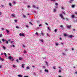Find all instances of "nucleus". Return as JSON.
<instances>
[{
    "mask_svg": "<svg viewBox=\"0 0 77 77\" xmlns=\"http://www.w3.org/2000/svg\"><path fill=\"white\" fill-rule=\"evenodd\" d=\"M12 58H13V57H11V56H9L8 57V59H10V60L11 59V61H14V59Z\"/></svg>",
    "mask_w": 77,
    "mask_h": 77,
    "instance_id": "f257e3e1",
    "label": "nucleus"
},
{
    "mask_svg": "<svg viewBox=\"0 0 77 77\" xmlns=\"http://www.w3.org/2000/svg\"><path fill=\"white\" fill-rule=\"evenodd\" d=\"M59 15L62 18V20H64V18H63V15L62 14H59Z\"/></svg>",
    "mask_w": 77,
    "mask_h": 77,
    "instance_id": "f03ea898",
    "label": "nucleus"
},
{
    "mask_svg": "<svg viewBox=\"0 0 77 77\" xmlns=\"http://www.w3.org/2000/svg\"><path fill=\"white\" fill-rule=\"evenodd\" d=\"M71 26L69 25V26H67V28H68V29H69L70 28H71Z\"/></svg>",
    "mask_w": 77,
    "mask_h": 77,
    "instance_id": "7ed1b4c3",
    "label": "nucleus"
},
{
    "mask_svg": "<svg viewBox=\"0 0 77 77\" xmlns=\"http://www.w3.org/2000/svg\"><path fill=\"white\" fill-rule=\"evenodd\" d=\"M41 35H42V36H44V34L42 32H41Z\"/></svg>",
    "mask_w": 77,
    "mask_h": 77,
    "instance_id": "20e7f679",
    "label": "nucleus"
},
{
    "mask_svg": "<svg viewBox=\"0 0 77 77\" xmlns=\"http://www.w3.org/2000/svg\"><path fill=\"white\" fill-rule=\"evenodd\" d=\"M45 72H48V69H45Z\"/></svg>",
    "mask_w": 77,
    "mask_h": 77,
    "instance_id": "39448f33",
    "label": "nucleus"
},
{
    "mask_svg": "<svg viewBox=\"0 0 77 77\" xmlns=\"http://www.w3.org/2000/svg\"><path fill=\"white\" fill-rule=\"evenodd\" d=\"M11 16L12 17H15V14H11Z\"/></svg>",
    "mask_w": 77,
    "mask_h": 77,
    "instance_id": "423d86ee",
    "label": "nucleus"
},
{
    "mask_svg": "<svg viewBox=\"0 0 77 77\" xmlns=\"http://www.w3.org/2000/svg\"><path fill=\"white\" fill-rule=\"evenodd\" d=\"M73 35H70L69 36V37L70 38H71L72 37H73Z\"/></svg>",
    "mask_w": 77,
    "mask_h": 77,
    "instance_id": "0eeeda50",
    "label": "nucleus"
},
{
    "mask_svg": "<svg viewBox=\"0 0 77 77\" xmlns=\"http://www.w3.org/2000/svg\"><path fill=\"white\" fill-rule=\"evenodd\" d=\"M6 32H7V33H9V31L7 29H6Z\"/></svg>",
    "mask_w": 77,
    "mask_h": 77,
    "instance_id": "6e6552de",
    "label": "nucleus"
},
{
    "mask_svg": "<svg viewBox=\"0 0 77 77\" xmlns=\"http://www.w3.org/2000/svg\"><path fill=\"white\" fill-rule=\"evenodd\" d=\"M23 17L24 18H26V16L24 14H23Z\"/></svg>",
    "mask_w": 77,
    "mask_h": 77,
    "instance_id": "1a4fd4ad",
    "label": "nucleus"
},
{
    "mask_svg": "<svg viewBox=\"0 0 77 77\" xmlns=\"http://www.w3.org/2000/svg\"><path fill=\"white\" fill-rule=\"evenodd\" d=\"M57 11V10H56V9H54V12H56Z\"/></svg>",
    "mask_w": 77,
    "mask_h": 77,
    "instance_id": "9d476101",
    "label": "nucleus"
},
{
    "mask_svg": "<svg viewBox=\"0 0 77 77\" xmlns=\"http://www.w3.org/2000/svg\"><path fill=\"white\" fill-rule=\"evenodd\" d=\"M26 69H30V68H29V66L27 67Z\"/></svg>",
    "mask_w": 77,
    "mask_h": 77,
    "instance_id": "9b49d317",
    "label": "nucleus"
},
{
    "mask_svg": "<svg viewBox=\"0 0 77 77\" xmlns=\"http://www.w3.org/2000/svg\"><path fill=\"white\" fill-rule=\"evenodd\" d=\"M4 54L5 55V56H6L7 54L5 53H4Z\"/></svg>",
    "mask_w": 77,
    "mask_h": 77,
    "instance_id": "f8f14e48",
    "label": "nucleus"
},
{
    "mask_svg": "<svg viewBox=\"0 0 77 77\" xmlns=\"http://www.w3.org/2000/svg\"><path fill=\"white\" fill-rule=\"evenodd\" d=\"M72 17L73 18H74V14H73L72 16Z\"/></svg>",
    "mask_w": 77,
    "mask_h": 77,
    "instance_id": "ddd939ff",
    "label": "nucleus"
},
{
    "mask_svg": "<svg viewBox=\"0 0 77 77\" xmlns=\"http://www.w3.org/2000/svg\"><path fill=\"white\" fill-rule=\"evenodd\" d=\"M18 77H22V75H18Z\"/></svg>",
    "mask_w": 77,
    "mask_h": 77,
    "instance_id": "4468645a",
    "label": "nucleus"
},
{
    "mask_svg": "<svg viewBox=\"0 0 77 77\" xmlns=\"http://www.w3.org/2000/svg\"><path fill=\"white\" fill-rule=\"evenodd\" d=\"M24 53L25 54H26V53H27V52L26 51V50H25L24 51Z\"/></svg>",
    "mask_w": 77,
    "mask_h": 77,
    "instance_id": "2eb2a0df",
    "label": "nucleus"
},
{
    "mask_svg": "<svg viewBox=\"0 0 77 77\" xmlns=\"http://www.w3.org/2000/svg\"><path fill=\"white\" fill-rule=\"evenodd\" d=\"M19 59L20 60H22V58H21V57H19Z\"/></svg>",
    "mask_w": 77,
    "mask_h": 77,
    "instance_id": "dca6fc26",
    "label": "nucleus"
},
{
    "mask_svg": "<svg viewBox=\"0 0 77 77\" xmlns=\"http://www.w3.org/2000/svg\"><path fill=\"white\" fill-rule=\"evenodd\" d=\"M53 69H56V66H54L53 67Z\"/></svg>",
    "mask_w": 77,
    "mask_h": 77,
    "instance_id": "f3484780",
    "label": "nucleus"
},
{
    "mask_svg": "<svg viewBox=\"0 0 77 77\" xmlns=\"http://www.w3.org/2000/svg\"><path fill=\"white\" fill-rule=\"evenodd\" d=\"M3 48L4 50H6V48H5V46H3Z\"/></svg>",
    "mask_w": 77,
    "mask_h": 77,
    "instance_id": "a211bd4d",
    "label": "nucleus"
},
{
    "mask_svg": "<svg viewBox=\"0 0 77 77\" xmlns=\"http://www.w3.org/2000/svg\"><path fill=\"white\" fill-rule=\"evenodd\" d=\"M16 61H17V62L18 63H19V62L18 61V59L16 60Z\"/></svg>",
    "mask_w": 77,
    "mask_h": 77,
    "instance_id": "6ab92c4d",
    "label": "nucleus"
},
{
    "mask_svg": "<svg viewBox=\"0 0 77 77\" xmlns=\"http://www.w3.org/2000/svg\"><path fill=\"white\" fill-rule=\"evenodd\" d=\"M20 36H22V34L20 33L19 34Z\"/></svg>",
    "mask_w": 77,
    "mask_h": 77,
    "instance_id": "aec40b11",
    "label": "nucleus"
},
{
    "mask_svg": "<svg viewBox=\"0 0 77 77\" xmlns=\"http://www.w3.org/2000/svg\"><path fill=\"white\" fill-rule=\"evenodd\" d=\"M55 5H56V6H58V3H55Z\"/></svg>",
    "mask_w": 77,
    "mask_h": 77,
    "instance_id": "412c9836",
    "label": "nucleus"
},
{
    "mask_svg": "<svg viewBox=\"0 0 77 77\" xmlns=\"http://www.w3.org/2000/svg\"><path fill=\"white\" fill-rule=\"evenodd\" d=\"M13 3H14V4H16V2L14 1L13 2Z\"/></svg>",
    "mask_w": 77,
    "mask_h": 77,
    "instance_id": "4be33fe9",
    "label": "nucleus"
},
{
    "mask_svg": "<svg viewBox=\"0 0 77 77\" xmlns=\"http://www.w3.org/2000/svg\"><path fill=\"white\" fill-rule=\"evenodd\" d=\"M22 68H24V64H22Z\"/></svg>",
    "mask_w": 77,
    "mask_h": 77,
    "instance_id": "5701e85b",
    "label": "nucleus"
},
{
    "mask_svg": "<svg viewBox=\"0 0 77 77\" xmlns=\"http://www.w3.org/2000/svg\"><path fill=\"white\" fill-rule=\"evenodd\" d=\"M15 47V46L14 45H13L11 46V47Z\"/></svg>",
    "mask_w": 77,
    "mask_h": 77,
    "instance_id": "b1692460",
    "label": "nucleus"
},
{
    "mask_svg": "<svg viewBox=\"0 0 77 77\" xmlns=\"http://www.w3.org/2000/svg\"><path fill=\"white\" fill-rule=\"evenodd\" d=\"M2 41L3 42H5V39H3L2 40Z\"/></svg>",
    "mask_w": 77,
    "mask_h": 77,
    "instance_id": "393cba45",
    "label": "nucleus"
},
{
    "mask_svg": "<svg viewBox=\"0 0 77 77\" xmlns=\"http://www.w3.org/2000/svg\"><path fill=\"white\" fill-rule=\"evenodd\" d=\"M74 6H75V5H72V8H74Z\"/></svg>",
    "mask_w": 77,
    "mask_h": 77,
    "instance_id": "a878e982",
    "label": "nucleus"
},
{
    "mask_svg": "<svg viewBox=\"0 0 77 77\" xmlns=\"http://www.w3.org/2000/svg\"><path fill=\"white\" fill-rule=\"evenodd\" d=\"M9 43V42L8 41H6V44H8Z\"/></svg>",
    "mask_w": 77,
    "mask_h": 77,
    "instance_id": "bb28decb",
    "label": "nucleus"
},
{
    "mask_svg": "<svg viewBox=\"0 0 77 77\" xmlns=\"http://www.w3.org/2000/svg\"><path fill=\"white\" fill-rule=\"evenodd\" d=\"M9 4L10 6H12V4L10 3H9Z\"/></svg>",
    "mask_w": 77,
    "mask_h": 77,
    "instance_id": "cd10ccee",
    "label": "nucleus"
},
{
    "mask_svg": "<svg viewBox=\"0 0 77 77\" xmlns=\"http://www.w3.org/2000/svg\"><path fill=\"white\" fill-rule=\"evenodd\" d=\"M14 21H15V23H17V20H15Z\"/></svg>",
    "mask_w": 77,
    "mask_h": 77,
    "instance_id": "c85d7f7f",
    "label": "nucleus"
},
{
    "mask_svg": "<svg viewBox=\"0 0 77 77\" xmlns=\"http://www.w3.org/2000/svg\"><path fill=\"white\" fill-rule=\"evenodd\" d=\"M54 32H57V29H55L54 30Z\"/></svg>",
    "mask_w": 77,
    "mask_h": 77,
    "instance_id": "c756f323",
    "label": "nucleus"
},
{
    "mask_svg": "<svg viewBox=\"0 0 77 77\" xmlns=\"http://www.w3.org/2000/svg\"><path fill=\"white\" fill-rule=\"evenodd\" d=\"M2 30H5V28H2L1 29Z\"/></svg>",
    "mask_w": 77,
    "mask_h": 77,
    "instance_id": "7c9ffc66",
    "label": "nucleus"
},
{
    "mask_svg": "<svg viewBox=\"0 0 77 77\" xmlns=\"http://www.w3.org/2000/svg\"><path fill=\"white\" fill-rule=\"evenodd\" d=\"M22 36H24V35L23 34H22Z\"/></svg>",
    "mask_w": 77,
    "mask_h": 77,
    "instance_id": "2f4dec72",
    "label": "nucleus"
},
{
    "mask_svg": "<svg viewBox=\"0 0 77 77\" xmlns=\"http://www.w3.org/2000/svg\"><path fill=\"white\" fill-rule=\"evenodd\" d=\"M64 36H67V35H66V34H64Z\"/></svg>",
    "mask_w": 77,
    "mask_h": 77,
    "instance_id": "473e14b6",
    "label": "nucleus"
},
{
    "mask_svg": "<svg viewBox=\"0 0 77 77\" xmlns=\"http://www.w3.org/2000/svg\"><path fill=\"white\" fill-rule=\"evenodd\" d=\"M16 28H17V29H19V27H18V26H16Z\"/></svg>",
    "mask_w": 77,
    "mask_h": 77,
    "instance_id": "72a5a7b5",
    "label": "nucleus"
},
{
    "mask_svg": "<svg viewBox=\"0 0 77 77\" xmlns=\"http://www.w3.org/2000/svg\"><path fill=\"white\" fill-rule=\"evenodd\" d=\"M2 34H0V37H2Z\"/></svg>",
    "mask_w": 77,
    "mask_h": 77,
    "instance_id": "f704fd0d",
    "label": "nucleus"
},
{
    "mask_svg": "<svg viewBox=\"0 0 77 77\" xmlns=\"http://www.w3.org/2000/svg\"><path fill=\"white\" fill-rule=\"evenodd\" d=\"M29 24H30L32 25H33V24L32 23H31L30 22H29Z\"/></svg>",
    "mask_w": 77,
    "mask_h": 77,
    "instance_id": "c9c22d12",
    "label": "nucleus"
},
{
    "mask_svg": "<svg viewBox=\"0 0 77 77\" xmlns=\"http://www.w3.org/2000/svg\"><path fill=\"white\" fill-rule=\"evenodd\" d=\"M62 54H63V55H65V54L64 53H62Z\"/></svg>",
    "mask_w": 77,
    "mask_h": 77,
    "instance_id": "e433bc0d",
    "label": "nucleus"
},
{
    "mask_svg": "<svg viewBox=\"0 0 77 77\" xmlns=\"http://www.w3.org/2000/svg\"><path fill=\"white\" fill-rule=\"evenodd\" d=\"M2 7V8H4L5 6L3 5H1Z\"/></svg>",
    "mask_w": 77,
    "mask_h": 77,
    "instance_id": "4c0bfd02",
    "label": "nucleus"
},
{
    "mask_svg": "<svg viewBox=\"0 0 77 77\" xmlns=\"http://www.w3.org/2000/svg\"><path fill=\"white\" fill-rule=\"evenodd\" d=\"M63 13L64 14V15H65L66 14H65V13H64V12H63Z\"/></svg>",
    "mask_w": 77,
    "mask_h": 77,
    "instance_id": "58836bf2",
    "label": "nucleus"
},
{
    "mask_svg": "<svg viewBox=\"0 0 77 77\" xmlns=\"http://www.w3.org/2000/svg\"><path fill=\"white\" fill-rule=\"evenodd\" d=\"M48 29L49 30H50V27H48Z\"/></svg>",
    "mask_w": 77,
    "mask_h": 77,
    "instance_id": "ea45409f",
    "label": "nucleus"
},
{
    "mask_svg": "<svg viewBox=\"0 0 77 77\" xmlns=\"http://www.w3.org/2000/svg\"><path fill=\"white\" fill-rule=\"evenodd\" d=\"M32 7H33V8H36V7H35V5H33L32 6Z\"/></svg>",
    "mask_w": 77,
    "mask_h": 77,
    "instance_id": "a19ab883",
    "label": "nucleus"
},
{
    "mask_svg": "<svg viewBox=\"0 0 77 77\" xmlns=\"http://www.w3.org/2000/svg\"><path fill=\"white\" fill-rule=\"evenodd\" d=\"M38 32H36V33H35V35H38Z\"/></svg>",
    "mask_w": 77,
    "mask_h": 77,
    "instance_id": "79ce46f5",
    "label": "nucleus"
},
{
    "mask_svg": "<svg viewBox=\"0 0 77 77\" xmlns=\"http://www.w3.org/2000/svg\"><path fill=\"white\" fill-rule=\"evenodd\" d=\"M13 67H14V68H15L16 66L15 65L13 66Z\"/></svg>",
    "mask_w": 77,
    "mask_h": 77,
    "instance_id": "37998d69",
    "label": "nucleus"
},
{
    "mask_svg": "<svg viewBox=\"0 0 77 77\" xmlns=\"http://www.w3.org/2000/svg\"><path fill=\"white\" fill-rule=\"evenodd\" d=\"M61 9H64V8L63 7H62Z\"/></svg>",
    "mask_w": 77,
    "mask_h": 77,
    "instance_id": "c03bdc74",
    "label": "nucleus"
},
{
    "mask_svg": "<svg viewBox=\"0 0 77 77\" xmlns=\"http://www.w3.org/2000/svg\"><path fill=\"white\" fill-rule=\"evenodd\" d=\"M45 62L47 65L48 64V63H47V61H45Z\"/></svg>",
    "mask_w": 77,
    "mask_h": 77,
    "instance_id": "a18cd8bd",
    "label": "nucleus"
},
{
    "mask_svg": "<svg viewBox=\"0 0 77 77\" xmlns=\"http://www.w3.org/2000/svg\"><path fill=\"white\" fill-rule=\"evenodd\" d=\"M45 62L47 65L48 64V63H47V61H45Z\"/></svg>",
    "mask_w": 77,
    "mask_h": 77,
    "instance_id": "49530a36",
    "label": "nucleus"
},
{
    "mask_svg": "<svg viewBox=\"0 0 77 77\" xmlns=\"http://www.w3.org/2000/svg\"><path fill=\"white\" fill-rule=\"evenodd\" d=\"M60 27H63V26L61 25L60 26Z\"/></svg>",
    "mask_w": 77,
    "mask_h": 77,
    "instance_id": "de8ad7c7",
    "label": "nucleus"
},
{
    "mask_svg": "<svg viewBox=\"0 0 77 77\" xmlns=\"http://www.w3.org/2000/svg\"><path fill=\"white\" fill-rule=\"evenodd\" d=\"M13 42H14L13 41H11V43H12Z\"/></svg>",
    "mask_w": 77,
    "mask_h": 77,
    "instance_id": "09e8293b",
    "label": "nucleus"
},
{
    "mask_svg": "<svg viewBox=\"0 0 77 77\" xmlns=\"http://www.w3.org/2000/svg\"><path fill=\"white\" fill-rule=\"evenodd\" d=\"M36 8L37 9H39V7H37V8Z\"/></svg>",
    "mask_w": 77,
    "mask_h": 77,
    "instance_id": "8fccbe9b",
    "label": "nucleus"
},
{
    "mask_svg": "<svg viewBox=\"0 0 77 77\" xmlns=\"http://www.w3.org/2000/svg\"><path fill=\"white\" fill-rule=\"evenodd\" d=\"M2 12H0V15H2Z\"/></svg>",
    "mask_w": 77,
    "mask_h": 77,
    "instance_id": "3c124183",
    "label": "nucleus"
},
{
    "mask_svg": "<svg viewBox=\"0 0 77 77\" xmlns=\"http://www.w3.org/2000/svg\"><path fill=\"white\" fill-rule=\"evenodd\" d=\"M56 45L57 46V45H58V44H57V43H56Z\"/></svg>",
    "mask_w": 77,
    "mask_h": 77,
    "instance_id": "603ef678",
    "label": "nucleus"
},
{
    "mask_svg": "<svg viewBox=\"0 0 77 77\" xmlns=\"http://www.w3.org/2000/svg\"><path fill=\"white\" fill-rule=\"evenodd\" d=\"M0 60H2V58L0 57Z\"/></svg>",
    "mask_w": 77,
    "mask_h": 77,
    "instance_id": "864d4df0",
    "label": "nucleus"
},
{
    "mask_svg": "<svg viewBox=\"0 0 77 77\" xmlns=\"http://www.w3.org/2000/svg\"><path fill=\"white\" fill-rule=\"evenodd\" d=\"M26 27H29V25H26Z\"/></svg>",
    "mask_w": 77,
    "mask_h": 77,
    "instance_id": "5fc2aeb1",
    "label": "nucleus"
},
{
    "mask_svg": "<svg viewBox=\"0 0 77 77\" xmlns=\"http://www.w3.org/2000/svg\"><path fill=\"white\" fill-rule=\"evenodd\" d=\"M45 24H46V25H47V26H48V23H45Z\"/></svg>",
    "mask_w": 77,
    "mask_h": 77,
    "instance_id": "6e6d98bb",
    "label": "nucleus"
},
{
    "mask_svg": "<svg viewBox=\"0 0 77 77\" xmlns=\"http://www.w3.org/2000/svg\"><path fill=\"white\" fill-rule=\"evenodd\" d=\"M2 60V61H3V60H4V59H2V60Z\"/></svg>",
    "mask_w": 77,
    "mask_h": 77,
    "instance_id": "4d7b16f0",
    "label": "nucleus"
},
{
    "mask_svg": "<svg viewBox=\"0 0 77 77\" xmlns=\"http://www.w3.org/2000/svg\"><path fill=\"white\" fill-rule=\"evenodd\" d=\"M60 40H62V38H61V37H60Z\"/></svg>",
    "mask_w": 77,
    "mask_h": 77,
    "instance_id": "13d9d810",
    "label": "nucleus"
},
{
    "mask_svg": "<svg viewBox=\"0 0 77 77\" xmlns=\"http://www.w3.org/2000/svg\"><path fill=\"white\" fill-rule=\"evenodd\" d=\"M23 47H24V48H25V45H23Z\"/></svg>",
    "mask_w": 77,
    "mask_h": 77,
    "instance_id": "bf43d9fd",
    "label": "nucleus"
},
{
    "mask_svg": "<svg viewBox=\"0 0 77 77\" xmlns=\"http://www.w3.org/2000/svg\"><path fill=\"white\" fill-rule=\"evenodd\" d=\"M41 42H43V40H41Z\"/></svg>",
    "mask_w": 77,
    "mask_h": 77,
    "instance_id": "052dcab7",
    "label": "nucleus"
},
{
    "mask_svg": "<svg viewBox=\"0 0 77 77\" xmlns=\"http://www.w3.org/2000/svg\"><path fill=\"white\" fill-rule=\"evenodd\" d=\"M1 55H3V53H1Z\"/></svg>",
    "mask_w": 77,
    "mask_h": 77,
    "instance_id": "680f3d73",
    "label": "nucleus"
},
{
    "mask_svg": "<svg viewBox=\"0 0 77 77\" xmlns=\"http://www.w3.org/2000/svg\"><path fill=\"white\" fill-rule=\"evenodd\" d=\"M42 26V25L40 24V25H39V26L40 27V26Z\"/></svg>",
    "mask_w": 77,
    "mask_h": 77,
    "instance_id": "e2e57ef3",
    "label": "nucleus"
},
{
    "mask_svg": "<svg viewBox=\"0 0 77 77\" xmlns=\"http://www.w3.org/2000/svg\"><path fill=\"white\" fill-rule=\"evenodd\" d=\"M2 65L0 66V68H2Z\"/></svg>",
    "mask_w": 77,
    "mask_h": 77,
    "instance_id": "0e129e2a",
    "label": "nucleus"
},
{
    "mask_svg": "<svg viewBox=\"0 0 77 77\" xmlns=\"http://www.w3.org/2000/svg\"><path fill=\"white\" fill-rule=\"evenodd\" d=\"M24 77H28V76H24Z\"/></svg>",
    "mask_w": 77,
    "mask_h": 77,
    "instance_id": "69168bd1",
    "label": "nucleus"
},
{
    "mask_svg": "<svg viewBox=\"0 0 77 77\" xmlns=\"http://www.w3.org/2000/svg\"><path fill=\"white\" fill-rule=\"evenodd\" d=\"M75 14H76V15H77V12H75Z\"/></svg>",
    "mask_w": 77,
    "mask_h": 77,
    "instance_id": "338daca9",
    "label": "nucleus"
},
{
    "mask_svg": "<svg viewBox=\"0 0 77 77\" xmlns=\"http://www.w3.org/2000/svg\"><path fill=\"white\" fill-rule=\"evenodd\" d=\"M75 74H77V71H76V72H75Z\"/></svg>",
    "mask_w": 77,
    "mask_h": 77,
    "instance_id": "774afa93",
    "label": "nucleus"
}]
</instances>
